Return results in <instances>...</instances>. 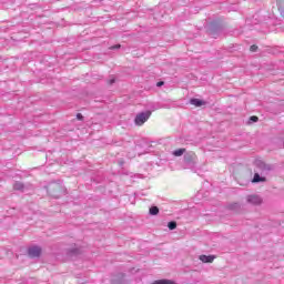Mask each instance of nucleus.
<instances>
[{
  "label": "nucleus",
  "mask_w": 284,
  "mask_h": 284,
  "mask_svg": "<svg viewBox=\"0 0 284 284\" xmlns=\"http://www.w3.org/2000/svg\"><path fill=\"white\" fill-rule=\"evenodd\" d=\"M47 192L52 199H61V196H65L67 194L65 186L59 182L49 183L47 185Z\"/></svg>",
  "instance_id": "obj_1"
},
{
  "label": "nucleus",
  "mask_w": 284,
  "mask_h": 284,
  "mask_svg": "<svg viewBox=\"0 0 284 284\" xmlns=\"http://www.w3.org/2000/svg\"><path fill=\"white\" fill-rule=\"evenodd\" d=\"M255 168H257L261 171V174L267 175L274 170V165L267 164L263 162L262 160H256L254 162Z\"/></svg>",
  "instance_id": "obj_2"
},
{
  "label": "nucleus",
  "mask_w": 284,
  "mask_h": 284,
  "mask_svg": "<svg viewBox=\"0 0 284 284\" xmlns=\"http://www.w3.org/2000/svg\"><path fill=\"white\" fill-rule=\"evenodd\" d=\"M150 116H152V111L139 113L134 119L135 125H143V123H145Z\"/></svg>",
  "instance_id": "obj_3"
},
{
  "label": "nucleus",
  "mask_w": 284,
  "mask_h": 284,
  "mask_svg": "<svg viewBox=\"0 0 284 284\" xmlns=\"http://www.w3.org/2000/svg\"><path fill=\"white\" fill-rule=\"evenodd\" d=\"M184 163L189 168H192L193 165H196V153L195 152H189L184 155Z\"/></svg>",
  "instance_id": "obj_4"
},
{
  "label": "nucleus",
  "mask_w": 284,
  "mask_h": 284,
  "mask_svg": "<svg viewBox=\"0 0 284 284\" xmlns=\"http://www.w3.org/2000/svg\"><path fill=\"white\" fill-rule=\"evenodd\" d=\"M246 203H250V205H263V197H261V195L251 194L246 196Z\"/></svg>",
  "instance_id": "obj_5"
},
{
  "label": "nucleus",
  "mask_w": 284,
  "mask_h": 284,
  "mask_svg": "<svg viewBox=\"0 0 284 284\" xmlns=\"http://www.w3.org/2000/svg\"><path fill=\"white\" fill-rule=\"evenodd\" d=\"M28 255L30 256V258H39V256H41V247L39 246L29 247Z\"/></svg>",
  "instance_id": "obj_6"
},
{
  "label": "nucleus",
  "mask_w": 284,
  "mask_h": 284,
  "mask_svg": "<svg viewBox=\"0 0 284 284\" xmlns=\"http://www.w3.org/2000/svg\"><path fill=\"white\" fill-rule=\"evenodd\" d=\"M267 181L266 176H261V174L255 173L252 183H265Z\"/></svg>",
  "instance_id": "obj_7"
},
{
  "label": "nucleus",
  "mask_w": 284,
  "mask_h": 284,
  "mask_svg": "<svg viewBox=\"0 0 284 284\" xmlns=\"http://www.w3.org/2000/svg\"><path fill=\"white\" fill-rule=\"evenodd\" d=\"M214 258H216L214 255H200L202 263H214Z\"/></svg>",
  "instance_id": "obj_8"
},
{
  "label": "nucleus",
  "mask_w": 284,
  "mask_h": 284,
  "mask_svg": "<svg viewBox=\"0 0 284 284\" xmlns=\"http://www.w3.org/2000/svg\"><path fill=\"white\" fill-rule=\"evenodd\" d=\"M13 190H17L18 192H26V184L22 182H16L13 184Z\"/></svg>",
  "instance_id": "obj_9"
},
{
  "label": "nucleus",
  "mask_w": 284,
  "mask_h": 284,
  "mask_svg": "<svg viewBox=\"0 0 284 284\" xmlns=\"http://www.w3.org/2000/svg\"><path fill=\"white\" fill-rule=\"evenodd\" d=\"M191 105H195V108H201V105H205V102L199 99H191Z\"/></svg>",
  "instance_id": "obj_10"
},
{
  "label": "nucleus",
  "mask_w": 284,
  "mask_h": 284,
  "mask_svg": "<svg viewBox=\"0 0 284 284\" xmlns=\"http://www.w3.org/2000/svg\"><path fill=\"white\" fill-rule=\"evenodd\" d=\"M152 284H176V283H174V281H171V280H158V281H154Z\"/></svg>",
  "instance_id": "obj_11"
},
{
  "label": "nucleus",
  "mask_w": 284,
  "mask_h": 284,
  "mask_svg": "<svg viewBox=\"0 0 284 284\" xmlns=\"http://www.w3.org/2000/svg\"><path fill=\"white\" fill-rule=\"evenodd\" d=\"M149 214H151V216H156V214H159V206H152L149 210Z\"/></svg>",
  "instance_id": "obj_12"
},
{
  "label": "nucleus",
  "mask_w": 284,
  "mask_h": 284,
  "mask_svg": "<svg viewBox=\"0 0 284 284\" xmlns=\"http://www.w3.org/2000/svg\"><path fill=\"white\" fill-rule=\"evenodd\" d=\"M185 149H178L173 151V156H183Z\"/></svg>",
  "instance_id": "obj_13"
},
{
  "label": "nucleus",
  "mask_w": 284,
  "mask_h": 284,
  "mask_svg": "<svg viewBox=\"0 0 284 284\" xmlns=\"http://www.w3.org/2000/svg\"><path fill=\"white\" fill-rule=\"evenodd\" d=\"M168 227L169 230H176V222H169Z\"/></svg>",
  "instance_id": "obj_14"
},
{
  "label": "nucleus",
  "mask_w": 284,
  "mask_h": 284,
  "mask_svg": "<svg viewBox=\"0 0 284 284\" xmlns=\"http://www.w3.org/2000/svg\"><path fill=\"white\" fill-rule=\"evenodd\" d=\"M250 121H252V123H256V122H258V116L253 115L250 118Z\"/></svg>",
  "instance_id": "obj_15"
},
{
  "label": "nucleus",
  "mask_w": 284,
  "mask_h": 284,
  "mask_svg": "<svg viewBox=\"0 0 284 284\" xmlns=\"http://www.w3.org/2000/svg\"><path fill=\"white\" fill-rule=\"evenodd\" d=\"M239 207H241V205L239 203H234L231 205V210H236Z\"/></svg>",
  "instance_id": "obj_16"
},
{
  "label": "nucleus",
  "mask_w": 284,
  "mask_h": 284,
  "mask_svg": "<svg viewBox=\"0 0 284 284\" xmlns=\"http://www.w3.org/2000/svg\"><path fill=\"white\" fill-rule=\"evenodd\" d=\"M250 50H251V52H256V50H258V47L253 44V45H251Z\"/></svg>",
  "instance_id": "obj_17"
},
{
  "label": "nucleus",
  "mask_w": 284,
  "mask_h": 284,
  "mask_svg": "<svg viewBox=\"0 0 284 284\" xmlns=\"http://www.w3.org/2000/svg\"><path fill=\"white\" fill-rule=\"evenodd\" d=\"M163 85H165V82H163V81H160V82L156 83V87H158V88H161V87H163Z\"/></svg>",
  "instance_id": "obj_18"
},
{
  "label": "nucleus",
  "mask_w": 284,
  "mask_h": 284,
  "mask_svg": "<svg viewBox=\"0 0 284 284\" xmlns=\"http://www.w3.org/2000/svg\"><path fill=\"white\" fill-rule=\"evenodd\" d=\"M77 119H79V121H83V114L78 113V114H77Z\"/></svg>",
  "instance_id": "obj_19"
},
{
  "label": "nucleus",
  "mask_w": 284,
  "mask_h": 284,
  "mask_svg": "<svg viewBox=\"0 0 284 284\" xmlns=\"http://www.w3.org/2000/svg\"><path fill=\"white\" fill-rule=\"evenodd\" d=\"M119 48H121V44H116V45L111 47V50H119Z\"/></svg>",
  "instance_id": "obj_20"
},
{
  "label": "nucleus",
  "mask_w": 284,
  "mask_h": 284,
  "mask_svg": "<svg viewBox=\"0 0 284 284\" xmlns=\"http://www.w3.org/2000/svg\"><path fill=\"white\" fill-rule=\"evenodd\" d=\"M109 83L112 85V83H114V79L109 80Z\"/></svg>",
  "instance_id": "obj_21"
},
{
  "label": "nucleus",
  "mask_w": 284,
  "mask_h": 284,
  "mask_svg": "<svg viewBox=\"0 0 284 284\" xmlns=\"http://www.w3.org/2000/svg\"><path fill=\"white\" fill-rule=\"evenodd\" d=\"M283 148H284V142H283Z\"/></svg>",
  "instance_id": "obj_22"
}]
</instances>
